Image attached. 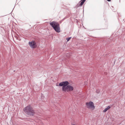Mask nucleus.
I'll return each instance as SVG.
<instances>
[{
    "label": "nucleus",
    "instance_id": "nucleus-1",
    "mask_svg": "<svg viewBox=\"0 0 125 125\" xmlns=\"http://www.w3.org/2000/svg\"><path fill=\"white\" fill-rule=\"evenodd\" d=\"M69 83L67 81L63 82L60 83L59 86H62V90L66 92H68L73 91V87L71 85H68Z\"/></svg>",
    "mask_w": 125,
    "mask_h": 125
},
{
    "label": "nucleus",
    "instance_id": "nucleus-2",
    "mask_svg": "<svg viewBox=\"0 0 125 125\" xmlns=\"http://www.w3.org/2000/svg\"><path fill=\"white\" fill-rule=\"evenodd\" d=\"M24 111L27 114L30 116H33L35 114L34 111L30 105L25 108Z\"/></svg>",
    "mask_w": 125,
    "mask_h": 125
},
{
    "label": "nucleus",
    "instance_id": "nucleus-3",
    "mask_svg": "<svg viewBox=\"0 0 125 125\" xmlns=\"http://www.w3.org/2000/svg\"><path fill=\"white\" fill-rule=\"evenodd\" d=\"M50 24L56 32L58 33L60 32L59 25L58 23L54 21H52L50 23Z\"/></svg>",
    "mask_w": 125,
    "mask_h": 125
},
{
    "label": "nucleus",
    "instance_id": "nucleus-4",
    "mask_svg": "<svg viewBox=\"0 0 125 125\" xmlns=\"http://www.w3.org/2000/svg\"><path fill=\"white\" fill-rule=\"evenodd\" d=\"M86 105L87 107L88 108H90L93 110L95 108L93 103L92 102H89L86 103Z\"/></svg>",
    "mask_w": 125,
    "mask_h": 125
},
{
    "label": "nucleus",
    "instance_id": "nucleus-5",
    "mask_svg": "<svg viewBox=\"0 0 125 125\" xmlns=\"http://www.w3.org/2000/svg\"><path fill=\"white\" fill-rule=\"evenodd\" d=\"M29 44L30 47L32 48H35L37 47L36 43L34 41L29 42Z\"/></svg>",
    "mask_w": 125,
    "mask_h": 125
},
{
    "label": "nucleus",
    "instance_id": "nucleus-6",
    "mask_svg": "<svg viewBox=\"0 0 125 125\" xmlns=\"http://www.w3.org/2000/svg\"><path fill=\"white\" fill-rule=\"evenodd\" d=\"M86 0H81L79 2V6H82L85 2Z\"/></svg>",
    "mask_w": 125,
    "mask_h": 125
},
{
    "label": "nucleus",
    "instance_id": "nucleus-7",
    "mask_svg": "<svg viewBox=\"0 0 125 125\" xmlns=\"http://www.w3.org/2000/svg\"><path fill=\"white\" fill-rule=\"evenodd\" d=\"M110 107L109 106H108L106 108H105L103 111V112H106L108 110L110 109Z\"/></svg>",
    "mask_w": 125,
    "mask_h": 125
},
{
    "label": "nucleus",
    "instance_id": "nucleus-8",
    "mask_svg": "<svg viewBox=\"0 0 125 125\" xmlns=\"http://www.w3.org/2000/svg\"><path fill=\"white\" fill-rule=\"evenodd\" d=\"M71 37H69L68 38L66 39V40H67V41L68 42L71 39Z\"/></svg>",
    "mask_w": 125,
    "mask_h": 125
},
{
    "label": "nucleus",
    "instance_id": "nucleus-9",
    "mask_svg": "<svg viewBox=\"0 0 125 125\" xmlns=\"http://www.w3.org/2000/svg\"><path fill=\"white\" fill-rule=\"evenodd\" d=\"M107 0L108 1H110L111 0Z\"/></svg>",
    "mask_w": 125,
    "mask_h": 125
},
{
    "label": "nucleus",
    "instance_id": "nucleus-10",
    "mask_svg": "<svg viewBox=\"0 0 125 125\" xmlns=\"http://www.w3.org/2000/svg\"><path fill=\"white\" fill-rule=\"evenodd\" d=\"M14 71V72H15V70H14V71Z\"/></svg>",
    "mask_w": 125,
    "mask_h": 125
}]
</instances>
